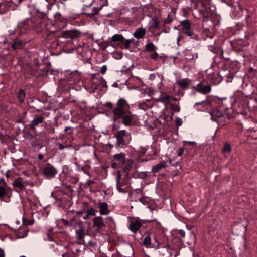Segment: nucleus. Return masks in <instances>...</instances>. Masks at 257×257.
<instances>
[{
	"label": "nucleus",
	"instance_id": "obj_61",
	"mask_svg": "<svg viewBox=\"0 0 257 257\" xmlns=\"http://www.w3.org/2000/svg\"><path fill=\"white\" fill-rule=\"evenodd\" d=\"M83 213V211H78L77 212V214L79 215H82Z\"/></svg>",
	"mask_w": 257,
	"mask_h": 257
},
{
	"label": "nucleus",
	"instance_id": "obj_44",
	"mask_svg": "<svg viewBox=\"0 0 257 257\" xmlns=\"http://www.w3.org/2000/svg\"><path fill=\"white\" fill-rule=\"evenodd\" d=\"M0 185H4L5 186H8L4 178H0Z\"/></svg>",
	"mask_w": 257,
	"mask_h": 257
},
{
	"label": "nucleus",
	"instance_id": "obj_4",
	"mask_svg": "<svg viewBox=\"0 0 257 257\" xmlns=\"http://www.w3.org/2000/svg\"><path fill=\"white\" fill-rule=\"evenodd\" d=\"M115 137L116 138V147L117 148L123 147L127 142L126 138L128 137V134L124 130H122L115 134Z\"/></svg>",
	"mask_w": 257,
	"mask_h": 257
},
{
	"label": "nucleus",
	"instance_id": "obj_3",
	"mask_svg": "<svg viewBox=\"0 0 257 257\" xmlns=\"http://www.w3.org/2000/svg\"><path fill=\"white\" fill-rule=\"evenodd\" d=\"M192 88L202 94H207L210 93L212 90L211 85L204 80L200 81L196 86H193Z\"/></svg>",
	"mask_w": 257,
	"mask_h": 257
},
{
	"label": "nucleus",
	"instance_id": "obj_9",
	"mask_svg": "<svg viewBox=\"0 0 257 257\" xmlns=\"http://www.w3.org/2000/svg\"><path fill=\"white\" fill-rule=\"evenodd\" d=\"M142 225L141 221L138 218H132L130 220L129 229L134 233H136Z\"/></svg>",
	"mask_w": 257,
	"mask_h": 257
},
{
	"label": "nucleus",
	"instance_id": "obj_60",
	"mask_svg": "<svg viewBox=\"0 0 257 257\" xmlns=\"http://www.w3.org/2000/svg\"><path fill=\"white\" fill-rule=\"evenodd\" d=\"M43 158V155L42 154H39L38 155V158L40 159H42Z\"/></svg>",
	"mask_w": 257,
	"mask_h": 257
},
{
	"label": "nucleus",
	"instance_id": "obj_50",
	"mask_svg": "<svg viewBox=\"0 0 257 257\" xmlns=\"http://www.w3.org/2000/svg\"><path fill=\"white\" fill-rule=\"evenodd\" d=\"M62 221L64 225H69V223L68 222V221L67 220L63 219H62Z\"/></svg>",
	"mask_w": 257,
	"mask_h": 257
},
{
	"label": "nucleus",
	"instance_id": "obj_22",
	"mask_svg": "<svg viewBox=\"0 0 257 257\" xmlns=\"http://www.w3.org/2000/svg\"><path fill=\"white\" fill-rule=\"evenodd\" d=\"M145 49L148 52H154L157 49V47L153 43L148 42L145 46Z\"/></svg>",
	"mask_w": 257,
	"mask_h": 257
},
{
	"label": "nucleus",
	"instance_id": "obj_49",
	"mask_svg": "<svg viewBox=\"0 0 257 257\" xmlns=\"http://www.w3.org/2000/svg\"><path fill=\"white\" fill-rule=\"evenodd\" d=\"M45 1L50 5H53L56 1V0H45Z\"/></svg>",
	"mask_w": 257,
	"mask_h": 257
},
{
	"label": "nucleus",
	"instance_id": "obj_42",
	"mask_svg": "<svg viewBox=\"0 0 257 257\" xmlns=\"http://www.w3.org/2000/svg\"><path fill=\"white\" fill-rule=\"evenodd\" d=\"M178 233L183 238L185 236V232L184 230H183L182 229H180L178 230Z\"/></svg>",
	"mask_w": 257,
	"mask_h": 257
},
{
	"label": "nucleus",
	"instance_id": "obj_32",
	"mask_svg": "<svg viewBox=\"0 0 257 257\" xmlns=\"http://www.w3.org/2000/svg\"><path fill=\"white\" fill-rule=\"evenodd\" d=\"M170 107L174 111L179 112L180 111L179 106L176 104H171Z\"/></svg>",
	"mask_w": 257,
	"mask_h": 257
},
{
	"label": "nucleus",
	"instance_id": "obj_45",
	"mask_svg": "<svg viewBox=\"0 0 257 257\" xmlns=\"http://www.w3.org/2000/svg\"><path fill=\"white\" fill-rule=\"evenodd\" d=\"M94 181L93 180H89L87 181V182H86L85 185L88 187H89L91 184H92L93 183H94Z\"/></svg>",
	"mask_w": 257,
	"mask_h": 257
},
{
	"label": "nucleus",
	"instance_id": "obj_16",
	"mask_svg": "<svg viewBox=\"0 0 257 257\" xmlns=\"http://www.w3.org/2000/svg\"><path fill=\"white\" fill-rule=\"evenodd\" d=\"M191 81L188 78L183 79L179 81L177 84L181 89H186L191 84Z\"/></svg>",
	"mask_w": 257,
	"mask_h": 257
},
{
	"label": "nucleus",
	"instance_id": "obj_17",
	"mask_svg": "<svg viewBox=\"0 0 257 257\" xmlns=\"http://www.w3.org/2000/svg\"><path fill=\"white\" fill-rule=\"evenodd\" d=\"M85 235V230L83 227H80L76 230V237L77 240H82Z\"/></svg>",
	"mask_w": 257,
	"mask_h": 257
},
{
	"label": "nucleus",
	"instance_id": "obj_43",
	"mask_svg": "<svg viewBox=\"0 0 257 257\" xmlns=\"http://www.w3.org/2000/svg\"><path fill=\"white\" fill-rule=\"evenodd\" d=\"M158 25H159L158 21L156 20V21H154V22L153 23V24L152 25V26L153 28L157 29L158 27Z\"/></svg>",
	"mask_w": 257,
	"mask_h": 257
},
{
	"label": "nucleus",
	"instance_id": "obj_56",
	"mask_svg": "<svg viewBox=\"0 0 257 257\" xmlns=\"http://www.w3.org/2000/svg\"><path fill=\"white\" fill-rule=\"evenodd\" d=\"M248 71L250 72H255L256 70L255 69H254L253 68L250 67L249 68Z\"/></svg>",
	"mask_w": 257,
	"mask_h": 257
},
{
	"label": "nucleus",
	"instance_id": "obj_5",
	"mask_svg": "<svg viewBox=\"0 0 257 257\" xmlns=\"http://www.w3.org/2000/svg\"><path fill=\"white\" fill-rule=\"evenodd\" d=\"M155 242L151 243V237L150 234H148L145 237L143 241L144 245L149 248H154L156 249H159L160 247L159 242L154 238Z\"/></svg>",
	"mask_w": 257,
	"mask_h": 257
},
{
	"label": "nucleus",
	"instance_id": "obj_63",
	"mask_svg": "<svg viewBox=\"0 0 257 257\" xmlns=\"http://www.w3.org/2000/svg\"><path fill=\"white\" fill-rule=\"evenodd\" d=\"M161 33H167V31L165 30H163L161 31Z\"/></svg>",
	"mask_w": 257,
	"mask_h": 257
},
{
	"label": "nucleus",
	"instance_id": "obj_20",
	"mask_svg": "<svg viewBox=\"0 0 257 257\" xmlns=\"http://www.w3.org/2000/svg\"><path fill=\"white\" fill-rule=\"evenodd\" d=\"M113 159L119 163H123L125 160V155L123 153L116 154L113 155Z\"/></svg>",
	"mask_w": 257,
	"mask_h": 257
},
{
	"label": "nucleus",
	"instance_id": "obj_7",
	"mask_svg": "<svg viewBox=\"0 0 257 257\" xmlns=\"http://www.w3.org/2000/svg\"><path fill=\"white\" fill-rule=\"evenodd\" d=\"M81 35L80 32L76 30H67L63 31L60 34V37L64 38H71L75 39L79 38Z\"/></svg>",
	"mask_w": 257,
	"mask_h": 257
},
{
	"label": "nucleus",
	"instance_id": "obj_47",
	"mask_svg": "<svg viewBox=\"0 0 257 257\" xmlns=\"http://www.w3.org/2000/svg\"><path fill=\"white\" fill-rule=\"evenodd\" d=\"M176 123L178 125L180 126L182 124L181 119L180 118H177L176 120Z\"/></svg>",
	"mask_w": 257,
	"mask_h": 257
},
{
	"label": "nucleus",
	"instance_id": "obj_51",
	"mask_svg": "<svg viewBox=\"0 0 257 257\" xmlns=\"http://www.w3.org/2000/svg\"><path fill=\"white\" fill-rule=\"evenodd\" d=\"M27 235V232L25 231L23 235H18L19 238H24Z\"/></svg>",
	"mask_w": 257,
	"mask_h": 257
},
{
	"label": "nucleus",
	"instance_id": "obj_8",
	"mask_svg": "<svg viewBox=\"0 0 257 257\" xmlns=\"http://www.w3.org/2000/svg\"><path fill=\"white\" fill-rule=\"evenodd\" d=\"M171 99H172V97L171 96L169 95L165 92L161 91L159 96L158 98H156V101L163 103L165 106V108L166 109L168 105L170 104Z\"/></svg>",
	"mask_w": 257,
	"mask_h": 257
},
{
	"label": "nucleus",
	"instance_id": "obj_52",
	"mask_svg": "<svg viewBox=\"0 0 257 257\" xmlns=\"http://www.w3.org/2000/svg\"><path fill=\"white\" fill-rule=\"evenodd\" d=\"M0 257H5V252L3 250L0 248Z\"/></svg>",
	"mask_w": 257,
	"mask_h": 257
},
{
	"label": "nucleus",
	"instance_id": "obj_29",
	"mask_svg": "<svg viewBox=\"0 0 257 257\" xmlns=\"http://www.w3.org/2000/svg\"><path fill=\"white\" fill-rule=\"evenodd\" d=\"M24 137L25 138L29 139V140H32L33 139H34L36 135V133H35V135H33L32 134H31L29 132L24 131Z\"/></svg>",
	"mask_w": 257,
	"mask_h": 257
},
{
	"label": "nucleus",
	"instance_id": "obj_10",
	"mask_svg": "<svg viewBox=\"0 0 257 257\" xmlns=\"http://www.w3.org/2000/svg\"><path fill=\"white\" fill-rule=\"evenodd\" d=\"M93 227L96 228L97 232H99L100 229L105 226L104 222L101 216H97L93 219Z\"/></svg>",
	"mask_w": 257,
	"mask_h": 257
},
{
	"label": "nucleus",
	"instance_id": "obj_39",
	"mask_svg": "<svg viewBox=\"0 0 257 257\" xmlns=\"http://www.w3.org/2000/svg\"><path fill=\"white\" fill-rule=\"evenodd\" d=\"M107 70V66L106 65H103L102 67H101L100 73L102 74H104Z\"/></svg>",
	"mask_w": 257,
	"mask_h": 257
},
{
	"label": "nucleus",
	"instance_id": "obj_37",
	"mask_svg": "<svg viewBox=\"0 0 257 257\" xmlns=\"http://www.w3.org/2000/svg\"><path fill=\"white\" fill-rule=\"evenodd\" d=\"M147 151V148L145 147L140 146L139 149H138V152L141 154H145Z\"/></svg>",
	"mask_w": 257,
	"mask_h": 257
},
{
	"label": "nucleus",
	"instance_id": "obj_57",
	"mask_svg": "<svg viewBox=\"0 0 257 257\" xmlns=\"http://www.w3.org/2000/svg\"><path fill=\"white\" fill-rule=\"evenodd\" d=\"M233 77L231 74H230V77H228V81L231 82V80L233 79Z\"/></svg>",
	"mask_w": 257,
	"mask_h": 257
},
{
	"label": "nucleus",
	"instance_id": "obj_31",
	"mask_svg": "<svg viewBox=\"0 0 257 257\" xmlns=\"http://www.w3.org/2000/svg\"><path fill=\"white\" fill-rule=\"evenodd\" d=\"M57 145L58 146V149L59 150H63L65 148H72V146L71 145H63L61 143H57Z\"/></svg>",
	"mask_w": 257,
	"mask_h": 257
},
{
	"label": "nucleus",
	"instance_id": "obj_26",
	"mask_svg": "<svg viewBox=\"0 0 257 257\" xmlns=\"http://www.w3.org/2000/svg\"><path fill=\"white\" fill-rule=\"evenodd\" d=\"M17 97L19 102L22 103L24 101L25 98V93L23 90H20L17 94Z\"/></svg>",
	"mask_w": 257,
	"mask_h": 257
},
{
	"label": "nucleus",
	"instance_id": "obj_23",
	"mask_svg": "<svg viewBox=\"0 0 257 257\" xmlns=\"http://www.w3.org/2000/svg\"><path fill=\"white\" fill-rule=\"evenodd\" d=\"M14 185L15 187L20 189H23L24 187L23 180L21 178H19L15 181Z\"/></svg>",
	"mask_w": 257,
	"mask_h": 257
},
{
	"label": "nucleus",
	"instance_id": "obj_55",
	"mask_svg": "<svg viewBox=\"0 0 257 257\" xmlns=\"http://www.w3.org/2000/svg\"><path fill=\"white\" fill-rule=\"evenodd\" d=\"M33 223H34V221L30 220V221H28L27 223H25V224H27V225H32L33 224Z\"/></svg>",
	"mask_w": 257,
	"mask_h": 257
},
{
	"label": "nucleus",
	"instance_id": "obj_30",
	"mask_svg": "<svg viewBox=\"0 0 257 257\" xmlns=\"http://www.w3.org/2000/svg\"><path fill=\"white\" fill-rule=\"evenodd\" d=\"M133 39H125L123 42H121L124 45V48L126 49H128L130 47V44L132 42Z\"/></svg>",
	"mask_w": 257,
	"mask_h": 257
},
{
	"label": "nucleus",
	"instance_id": "obj_28",
	"mask_svg": "<svg viewBox=\"0 0 257 257\" xmlns=\"http://www.w3.org/2000/svg\"><path fill=\"white\" fill-rule=\"evenodd\" d=\"M231 151V147L229 144L226 143L224 144V147L222 149V152L224 154H226L230 153Z\"/></svg>",
	"mask_w": 257,
	"mask_h": 257
},
{
	"label": "nucleus",
	"instance_id": "obj_21",
	"mask_svg": "<svg viewBox=\"0 0 257 257\" xmlns=\"http://www.w3.org/2000/svg\"><path fill=\"white\" fill-rule=\"evenodd\" d=\"M111 41L114 42H123L124 40V37L121 34H115L111 38Z\"/></svg>",
	"mask_w": 257,
	"mask_h": 257
},
{
	"label": "nucleus",
	"instance_id": "obj_24",
	"mask_svg": "<svg viewBox=\"0 0 257 257\" xmlns=\"http://www.w3.org/2000/svg\"><path fill=\"white\" fill-rule=\"evenodd\" d=\"M23 42L21 40H16L12 45L14 49H20L22 47Z\"/></svg>",
	"mask_w": 257,
	"mask_h": 257
},
{
	"label": "nucleus",
	"instance_id": "obj_13",
	"mask_svg": "<svg viewBox=\"0 0 257 257\" xmlns=\"http://www.w3.org/2000/svg\"><path fill=\"white\" fill-rule=\"evenodd\" d=\"M121 174L119 171H117L116 172V189L119 192L123 193L125 191L124 190L121 188V186L125 185V182H122L120 180L121 179Z\"/></svg>",
	"mask_w": 257,
	"mask_h": 257
},
{
	"label": "nucleus",
	"instance_id": "obj_38",
	"mask_svg": "<svg viewBox=\"0 0 257 257\" xmlns=\"http://www.w3.org/2000/svg\"><path fill=\"white\" fill-rule=\"evenodd\" d=\"M102 9V7H100L99 8H93V12L91 13L92 15H95L97 14L99 11Z\"/></svg>",
	"mask_w": 257,
	"mask_h": 257
},
{
	"label": "nucleus",
	"instance_id": "obj_53",
	"mask_svg": "<svg viewBox=\"0 0 257 257\" xmlns=\"http://www.w3.org/2000/svg\"><path fill=\"white\" fill-rule=\"evenodd\" d=\"M83 218L84 220H87L90 218V216L87 213H86V214L85 215Z\"/></svg>",
	"mask_w": 257,
	"mask_h": 257
},
{
	"label": "nucleus",
	"instance_id": "obj_54",
	"mask_svg": "<svg viewBox=\"0 0 257 257\" xmlns=\"http://www.w3.org/2000/svg\"><path fill=\"white\" fill-rule=\"evenodd\" d=\"M160 59H162L163 60H165L167 59V57L166 56H159V58Z\"/></svg>",
	"mask_w": 257,
	"mask_h": 257
},
{
	"label": "nucleus",
	"instance_id": "obj_34",
	"mask_svg": "<svg viewBox=\"0 0 257 257\" xmlns=\"http://www.w3.org/2000/svg\"><path fill=\"white\" fill-rule=\"evenodd\" d=\"M77 51L78 53H81L82 52L81 50H85L87 49V47L84 44H83V46L81 45H79L76 48Z\"/></svg>",
	"mask_w": 257,
	"mask_h": 257
},
{
	"label": "nucleus",
	"instance_id": "obj_40",
	"mask_svg": "<svg viewBox=\"0 0 257 257\" xmlns=\"http://www.w3.org/2000/svg\"><path fill=\"white\" fill-rule=\"evenodd\" d=\"M104 106L106 107H109L111 109H113V107L112 104L110 102H107L105 104H104Z\"/></svg>",
	"mask_w": 257,
	"mask_h": 257
},
{
	"label": "nucleus",
	"instance_id": "obj_35",
	"mask_svg": "<svg viewBox=\"0 0 257 257\" xmlns=\"http://www.w3.org/2000/svg\"><path fill=\"white\" fill-rule=\"evenodd\" d=\"M150 58L153 60L157 61L159 58V54L156 52H153L150 55Z\"/></svg>",
	"mask_w": 257,
	"mask_h": 257
},
{
	"label": "nucleus",
	"instance_id": "obj_62",
	"mask_svg": "<svg viewBox=\"0 0 257 257\" xmlns=\"http://www.w3.org/2000/svg\"><path fill=\"white\" fill-rule=\"evenodd\" d=\"M112 257H118V255L115 254H113Z\"/></svg>",
	"mask_w": 257,
	"mask_h": 257
},
{
	"label": "nucleus",
	"instance_id": "obj_14",
	"mask_svg": "<svg viewBox=\"0 0 257 257\" xmlns=\"http://www.w3.org/2000/svg\"><path fill=\"white\" fill-rule=\"evenodd\" d=\"M146 32V31L145 28L143 27H139L136 30L133 34V36L135 38L138 39H140L144 37Z\"/></svg>",
	"mask_w": 257,
	"mask_h": 257
},
{
	"label": "nucleus",
	"instance_id": "obj_46",
	"mask_svg": "<svg viewBox=\"0 0 257 257\" xmlns=\"http://www.w3.org/2000/svg\"><path fill=\"white\" fill-rule=\"evenodd\" d=\"M184 152V149L183 148H180L178 151L177 155L178 156H181Z\"/></svg>",
	"mask_w": 257,
	"mask_h": 257
},
{
	"label": "nucleus",
	"instance_id": "obj_2",
	"mask_svg": "<svg viewBox=\"0 0 257 257\" xmlns=\"http://www.w3.org/2000/svg\"><path fill=\"white\" fill-rule=\"evenodd\" d=\"M40 171L41 174L46 179L52 178L57 173V169L50 164L42 165Z\"/></svg>",
	"mask_w": 257,
	"mask_h": 257
},
{
	"label": "nucleus",
	"instance_id": "obj_18",
	"mask_svg": "<svg viewBox=\"0 0 257 257\" xmlns=\"http://www.w3.org/2000/svg\"><path fill=\"white\" fill-rule=\"evenodd\" d=\"M10 7V4L8 2H5L0 3V14H3L9 11Z\"/></svg>",
	"mask_w": 257,
	"mask_h": 257
},
{
	"label": "nucleus",
	"instance_id": "obj_27",
	"mask_svg": "<svg viewBox=\"0 0 257 257\" xmlns=\"http://www.w3.org/2000/svg\"><path fill=\"white\" fill-rule=\"evenodd\" d=\"M174 19V14L172 12H170L168 13L167 17L165 19L164 21V23L165 24H170L171 23Z\"/></svg>",
	"mask_w": 257,
	"mask_h": 257
},
{
	"label": "nucleus",
	"instance_id": "obj_15",
	"mask_svg": "<svg viewBox=\"0 0 257 257\" xmlns=\"http://www.w3.org/2000/svg\"><path fill=\"white\" fill-rule=\"evenodd\" d=\"M43 120L44 117L43 116H36L35 118H34L31 121L30 127L34 131H35L36 127L38 126L39 124L41 123Z\"/></svg>",
	"mask_w": 257,
	"mask_h": 257
},
{
	"label": "nucleus",
	"instance_id": "obj_19",
	"mask_svg": "<svg viewBox=\"0 0 257 257\" xmlns=\"http://www.w3.org/2000/svg\"><path fill=\"white\" fill-rule=\"evenodd\" d=\"M166 162L165 161H162L161 163L157 164L152 167V170L154 172H157L160 171L163 168L166 167Z\"/></svg>",
	"mask_w": 257,
	"mask_h": 257
},
{
	"label": "nucleus",
	"instance_id": "obj_11",
	"mask_svg": "<svg viewBox=\"0 0 257 257\" xmlns=\"http://www.w3.org/2000/svg\"><path fill=\"white\" fill-rule=\"evenodd\" d=\"M98 207L99 209L100 214L101 215H106L109 214L108 204L106 202H99Z\"/></svg>",
	"mask_w": 257,
	"mask_h": 257
},
{
	"label": "nucleus",
	"instance_id": "obj_36",
	"mask_svg": "<svg viewBox=\"0 0 257 257\" xmlns=\"http://www.w3.org/2000/svg\"><path fill=\"white\" fill-rule=\"evenodd\" d=\"M209 102L207 101H203L200 102H197L195 103V106H197L198 105H201L203 107L206 106L208 104Z\"/></svg>",
	"mask_w": 257,
	"mask_h": 257
},
{
	"label": "nucleus",
	"instance_id": "obj_12",
	"mask_svg": "<svg viewBox=\"0 0 257 257\" xmlns=\"http://www.w3.org/2000/svg\"><path fill=\"white\" fill-rule=\"evenodd\" d=\"M181 25L182 26V30L185 31V33L188 36H191L192 33L190 31L191 27L189 21L188 20L182 21Z\"/></svg>",
	"mask_w": 257,
	"mask_h": 257
},
{
	"label": "nucleus",
	"instance_id": "obj_59",
	"mask_svg": "<svg viewBox=\"0 0 257 257\" xmlns=\"http://www.w3.org/2000/svg\"><path fill=\"white\" fill-rule=\"evenodd\" d=\"M70 129H71V127H70V126H67V127H66L65 128V129H64V131H65V132H67L68 130H70Z\"/></svg>",
	"mask_w": 257,
	"mask_h": 257
},
{
	"label": "nucleus",
	"instance_id": "obj_58",
	"mask_svg": "<svg viewBox=\"0 0 257 257\" xmlns=\"http://www.w3.org/2000/svg\"><path fill=\"white\" fill-rule=\"evenodd\" d=\"M149 160L148 159H141L140 160V162H144L145 161H148Z\"/></svg>",
	"mask_w": 257,
	"mask_h": 257
},
{
	"label": "nucleus",
	"instance_id": "obj_33",
	"mask_svg": "<svg viewBox=\"0 0 257 257\" xmlns=\"http://www.w3.org/2000/svg\"><path fill=\"white\" fill-rule=\"evenodd\" d=\"M95 210L93 208H91L87 210L86 213H87L89 216H95Z\"/></svg>",
	"mask_w": 257,
	"mask_h": 257
},
{
	"label": "nucleus",
	"instance_id": "obj_1",
	"mask_svg": "<svg viewBox=\"0 0 257 257\" xmlns=\"http://www.w3.org/2000/svg\"><path fill=\"white\" fill-rule=\"evenodd\" d=\"M113 114L115 120L122 119V123L125 126H131L133 123L134 115L130 110V106L127 101L120 98L113 108Z\"/></svg>",
	"mask_w": 257,
	"mask_h": 257
},
{
	"label": "nucleus",
	"instance_id": "obj_48",
	"mask_svg": "<svg viewBox=\"0 0 257 257\" xmlns=\"http://www.w3.org/2000/svg\"><path fill=\"white\" fill-rule=\"evenodd\" d=\"M163 118L164 120L167 121L169 119H171V117H169L168 116H166V115L165 114H163Z\"/></svg>",
	"mask_w": 257,
	"mask_h": 257
},
{
	"label": "nucleus",
	"instance_id": "obj_6",
	"mask_svg": "<svg viewBox=\"0 0 257 257\" xmlns=\"http://www.w3.org/2000/svg\"><path fill=\"white\" fill-rule=\"evenodd\" d=\"M211 119L213 121L217 122L218 123H221L226 120V116L223 115V113L218 110H215L211 113Z\"/></svg>",
	"mask_w": 257,
	"mask_h": 257
},
{
	"label": "nucleus",
	"instance_id": "obj_25",
	"mask_svg": "<svg viewBox=\"0 0 257 257\" xmlns=\"http://www.w3.org/2000/svg\"><path fill=\"white\" fill-rule=\"evenodd\" d=\"M8 186L0 185V199L3 198L6 195Z\"/></svg>",
	"mask_w": 257,
	"mask_h": 257
},
{
	"label": "nucleus",
	"instance_id": "obj_64",
	"mask_svg": "<svg viewBox=\"0 0 257 257\" xmlns=\"http://www.w3.org/2000/svg\"><path fill=\"white\" fill-rule=\"evenodd\" d=\"M188 143L189 144H194V143H195V142H188Z\"/></svg>",
	"mask_w": 257,
	"mask_h": 257
},
{
	"label": "nucleus",
	"instance_id": "obj_41",
	"mask_svg": "<svg viewBox=\"0 0 257 257\" xmlns=\"http://www.w3.org/2000/svg\"><path fill=\"white\" fill-rule=\"evenodd\" d=\"M49 133L53 134L55 132V128L52 126H49L47 128Z\"/></svg>",
	"mask_w": 257,
	"mask_h": 257
}]
</instances>
